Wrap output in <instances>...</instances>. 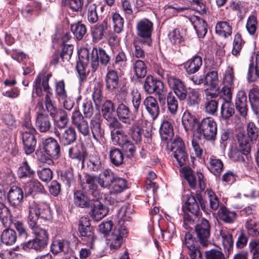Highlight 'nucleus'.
I'll use <instances>...</instances> for the list:
<instances>
[{
  "mask_svg": "<svg viewBox=\"0 0 259 259\" xmlns=\"http://www.w3.org/2000/svg\"><path fill=\"white\" fill-rule=\"evenodd\" d=\"M36 126L39 132L46 133L48 132L51 127V123L48 115L38 113L36 118Z\"/></svg>",
  "mask_w": 259,
  "mask_h": 259,
  "instance_id": "obj_37",
  "label": "nucleus"
},
{
  "mask_svg": "<svg viewBox=\"0 0 259 259\" xmlns=\"http://www.w3.org/2000/svg\"><path fill=\"white\" fill-rule=\"evenodd\" d=\"M200 95L198 90L195 89H190L187 91L186 99L187 104L189 106H195L199 104L200 100Z\"/></svg>",
  "mask_w": 259,
  "mask_h": 259,
  "instance_id": "obj_55",
  "label": "nucleus"
},
{
  "mask_svg": "<svg viewBox=\"0 0 259 259\" xmlns=\"http://www.w3.org/2000/svg\"><path fill=\"white\" fill-rule=\"evenodd\" d=\"M111 136L113 144L120 146L128 140L127 136L122 130L114 129L111 131Z\"/></svg>",
  "mask_w": 259,
  "mask_h": 259,
  "instance_id": "obj_50",
  "label": "nucleus"
},
{
  "mask_svg": "<svg viewBox=\"0 0 259 259\" xmlns=\"http://www.w3.org/2000/svg\"><path fill=\"white\" fill-rule=\"evenodd\" d=\"M71 37L70 32L65 30H58L53 37V46L57 47L61 46L62 50L60 57L63 62L69 61L73 53V46L71 45H66Z\"/></svg>",
  "mask_w": 259,
  "mask_h": 259,
  "instance_id": "obj_4",
  "label": "nucleus"
},
{
  "mask_svg": "<svg viewBox=\"0 0 259 259\" xmlns=\"http://www.w3.org/2000/svg\"><path fill=\"white\" fill-rule=\"evenodd\" d=\"M61 132L57 129H54V134L59 139L61 144L64 146H68L75 142L77 139V133L72 126H69L63 129Z\"/></svg>",
  "mask_w": 259,
  "mask_h": 259,
  "instance_id": "obj_17",
  "label": "nucleus"
},
{
  "mask_svg": "<svg viewBox=\"0 0 259 259\" xmlns=\"http://www.w3.org/2000/svg\"><path fill=\"white\" fill-rule=\"evenodd\" d=\"M167 109L171 114L176 115L178 110L179 102L177 98L171 92H169L166 97Z\"/></svg>",
  "mask_w": 259,
  "mask_h": 259,
  "instance_id": "obj_57",
  "label": "nucleus"
},
{
  "mask_svg": "<svg viewBox=\"0 0 259 259\" xmlns=\"http://www.w3.org/2000/svg\"><path fill=\"white\" fill-rule=\"evenodd\" d=\"M202 65V57L195 55L184 64V69L188 74H193L198 71Z\"/></svg>",
  "mask_w": 259,
  "mask_h": 259,
  "instance_id": "obj_31",
  "label": "nucleus"
},
{
  "mask_svg": "<svg viewBox=\"0 0 259 259\" xmlns=\"http://www.w3.org/2000/svg\"><path fill=\"white\" fill-rule=\"evenodd\" d=\"M17 238L16 232L11 229H5L1 234L2 242L7 245H12Z\"/></svg>",
  "mask_w": 259,
  "mask_h": 259,
  "instance_id": "obj_45",
  "label": "nucleus"
},
{
  "mask_svg": "<svg viewBox=\"0 0 259 259\" xmlns=\"http://www.w3.org/2000/svg\"><path fill=\"white\" fill-rule=\"evenodd\" d=\"M39 218L51 220L53 211L47 203H38L34 201L30 202L28 207L27 224L35 238L22 244L25 250L33 249L36 251L42 250L47 245L49 240L48 232L37 224Z\"/></svg>",
  "mask_w": 259,
  "mask_h": 259,
  "instance_id": "obj_1",
  "label": "nucleus"
},
{
  "mask_svg": "<svg viewBox=\"0 0 259 259\" xmlns=\"http://www.w3.org/2000/svg\"><path fill=\"white\" fill-rule=\"evenodd\" d=\"M197 132L207 140H214L217 134V124L211 117L202 119L198 123Z\"/></svg>",
  "mask_w": 259,
  "mask_h": 259,
  "instance_id": "obj_10",
  "label": "nucleus"
},
{
  "mask_svg": "<svg viewBox=\"0 0 259 259\" xmlns=\"http://www.w3.org/2000/svg\"><path fill=\"white\" fill-rule=\"evenodd\" d=\"M102 118L99 113H96L91 119L90 123L78 110L72 112V124L76 128L79 134L84 137L89 136L92 133L93 139L101 143L104 135V130L102 127Z\"/></svg>",
  "mask_w": 259,
  "mask_h": 259,
  "instance_id": "obj_2",
  "label": "nucleus"
},
{
  "mask_svg": "<svg viewBox=\"0 0 259 259\" xmlns=\"http://www.w3.org/2000/svg\"><path fill=\"white\" fill-rule=\"evenodd\" d=\"M163 83L159 79L154 78L152 76L148 75L146 77L144 89L147 93L152 94L154 93H160L163 91Z\"/></svg>",
  "mask_w": 259,
  "mask_h": 259,
  "instance_id": "obj_23",
  "label": "nucleus"
},
{
  "mask_svg": "<svg viewBox=\"0 0 259 259\" xmlns=\"http://www.w3.org/2000/svg\"><path fill=\"white\" fill-rule=\"evenodd\" d=\"M52 76L51 73L45 74L44 73L38 74L36 77H39L40 79V85L43 87L44 91L46 93V95L45 97V106L48 105V102L50 104L53 103L51 97L52 96V93L51 92V89L49 84V81L50 78Z\"/></svg>",
  "mask_w": 259,
  "mask_h": 259,
  "instance_id": "obj_33",
  "label": "nucleus"
},
{
  "mask_svg": "<svg viewBox=\"0 0 259 259\" xmlns=\"http://www.w3.org/2000/svg\"><path fill=\"white\" fill-rule=\"evenodd\" d=\"M94 199L90 205V211L89 214L92 219L96 222H99L104 218L108 212V208L98 200Z\"/></svg>",
  "mask_w": 259,
  "mask_h": 259,
  "instance_id": "obj_19",
  "label": "nucleus"
},
{
  "mask_svg": "<svg viewBox=\"0 0 259 259\" xmlns=\"http://www.w3.org/2000/svg\"><path fill=\"white\" fill-rule=\"evenodd\" d=\"M218 214L220 219L227 223H232L236 218L235 211L229 210L225 206H221L219 209Z\"/></svg>",
  "mask_w": 259,
  "mask_h": 259,
  "instance_id": "obj_43",
  "label": "nucleus"
},
{
  "mask_svg": "<svg viewBox=\"0 0 259 259\" xmlns=\"http://www.w3.org/2000/svg\"><path fill=\"white\" fill-rule=\"evenodd\" d=\"M17 175L20 179H32L35 176V171L25 160L18 168Z\"/></svg>",
  "mask_w": 259,
  "mask_h": 259,
  "instance_id": "obj_39",
  "label": "nucleus"
},
{
  "mask_svg": "<svg viewBox=\"0 0 259 259\" xmlns=\"http://www.w3.org/2000/svg\"><path fill=\"white\" fill-rule=\"evenodd\" d=\"M78 182L82 190L91 195L94 198L99 199L102 194L98 189L97 184V176L84 174L83 176L79 174L77 176Z\"/></svg>",
  "mask_w": 259,
  "mask_h": 259,
  "instance_id": "obj_7",
  "label": "nucleus"
},
{
  "mask_svg": "<svg viewBox=\"0 0 259 259\" xmlns=\"http://www.w3.org/2000/svg\"><path fill=\"white\" fill-rule=\"evenodd\" d=\"M10 210L3 203L0 202V220L5 227H8L11 222Z\"/></svg>",
  "mask_w": 259,
  "mask_h": 259,
  "instance_id": "obj_58",
  "label": "nucleus"
},
{
  "mask_svg": "<svg viewBox=\"0 0 259 259\" xmlns=\"http://www.w3.org/2000/svg\"><path fill=\"white\" fill-rule=\"evenodd\" d=\"M73 200L75 205L80 208H89L94 199H91L83 190L74 192Z\"/></svg>",
  "mask_w": 259,
  "mask_h": 259,
  "instance_id": "obj_26",
  "label": "nucleus"
},
{
  "mask_svg": "<svg viewBox=\"0 0 259 259\" xmlns=\"http://www.w3.org/2000/svg\"><path fill=\"white\" fill-rule=\"evenodd\" d=\"M259 78V51H258L255 56V64L253 61L249 65L247 80L249 82L255 81Z\"/></svg>",
  "mask_w": 259,
  "mask_h": 259,
  "instance_id": "obj_40",
  "label": "nucleus"
},
{
  "mask_svg": "<svg viewBox=\"0 0 259 259\" xmlns=\"http://www.w3.org/2000/svg\"><path fill=\"white\" fill-rule=\"evenodd\" d=\"M110 187L112 190L111 193H120L127 188L126 181L123 178L114 176Z\"/></svg>",
  "mask_w": 259,
  "mask_h": 259,
  "instance_id": "obj_46",
  "label": "nucleus"
},
{
  "mask_svg": "<svg viewBox=\"0 0 259 259\" xmlns=\"http://www.w3.org/2000/svg\"><path fill=\"white\" fill-rule=\"evenodd\" d=\"M170 149L175 160L173 162L177 166H182L186 164L188 159V154L186 151L184 142L182 139L176 137L170 144Z\"/></svg>",
  "mask_w": 259,
  "mask_h": 259,
  "instance_id": "obj_8",
  "label": "nucleus"
},
{
  "mask_svg": "<svg viewBox=\"0 0 259 259\" xmlns=\"http://www.w3.org/2000/svg\"><path fill=\"white\" fill-rule=\"evenodd\" d=\"M36 132L20 131L24 150L27 155L32 153L35 148L36 139L34 136Z\"/></svg>",
  "mask_w": 259,
  "mask_h": 259,
  "instance_id": "obj_20",
  "label": "nucleus"
},
{
  "mask_svg": "<svg viewBox=\"0 0 259 259\" xmlns=\"http://www.w3.org/2000/svg\"><path fill=\"white\" fill-rule=\"evenodd\" d=\"M143 133L142 128L137 122L133 123L128 132V134L132 140L137 143H140L142 141Z\"/></svg>",
  "mask_w": 259,
  "mask_h": 259,
  "instance_id": "obj_52",
  "label": "nucleus"
},
{
  "mask_svg": "<svg viewBox=\"0 0 259 259\" xmlns=\"http://www.w3.org/2000/svg\"><path fill=\"white\" fill-rule=\"evenodd\" d=\"M69 249L68 241L63 239H56L54 240L51 246V250L54 254L60 252L67 253Z\"/></svg>",
  "mask_w": 259,
  "mask_h": 259,
  "instance_id": "obj_41",
  "label": "nucleus"
},
{
  "mask_svg": "<svg viewBox=\"0 0 259 259\" xmlns=\"http://www.w3.org/2000/svg\"><path fill=\"white\" fill-rule=\"evenodd\" d=\"M111 18L114 32L116 33H120L123 28L124 20L123 18L117 13H112Z\"/></svg>",
  "mask_w": 259,
  "mask_h": 259,
  "instance_id": "obj_60",
  "label": "nucleus"
},
{
  "mask_svg": "<svg viewBox=\"0 0 259 259\" xmlns=\"http://www.w3.org/2000/svg\"><path fill=\"white\" fill-rule=\"evenodd\" d=\"M229 156L232 160L241 163L247 171H251L254 167V164L250 152L239 149H232L229 153Z\"/></svg>",
  "mask_w": 259,
  "mask_h": 259,
  "instance_id": "obj_12",
  "label": "nucleus"
},
{
  "mask_svg": "<svg viewBox=\"0 0 259 259\" xmlns=\"http://www.w3.org/2000/svg\"><path fill=\"white\" fill-rule=\"evenodd\" d=\"M143 104L153 120L157 118L160 113V108L156 99L152 96L146 97L143 101Z\"/></svg>",
  "mask_w": 259,
  "mask_h": 259,
  "instance_id": "obj_27",
  "label": "nucleus"
},
{
  "mask_svg": "<svg viewBox=\"0 0 259 259\" xmlns=\"http://www.w3.org/2000/svg\"><path fill=\"white\" fill-rule=\"evenodd\" d=\"M61 180L70 187L72 184L75 183V178L73 170L71 167H68L61 172L60 175Z\"/></svg>",
  "mask_w": 259,
  "mask_h": 259,
  "instance_id": "obj_61",
  "label": "nucleus"
},
{
  "mask_svg": "<svg viewBox=\"0 0 259 259\" xmlns=\"http://www.w3.org/2000/svg\"><path fill=\"white\" fill-rule=\"evenodd\" d=\"M109 157L111 163L119 166L123 162L124 156L122 152L117 148L112 147L109 150Z\"/></svg>",
  "mask_w": 259,
  "mask_h": 259,
  "instance_id": "obj_42",
  "label": "nucleus"
},
{
  "mask_svg": "<svg viewBox=\"0 0 259 259\" xmlns=\"http://www.w3.org/2000/svg\"><path fill=\"white\" fill-rule=\"evenodd\" d=\"M23 196V192L21 188L13 186L9 190L8 198L11 205L16 207L21 204Z\"/></svg>",
  "mask_w": 259,
  "mask_h": 259,
  "instance_id": "obj_32",
  "label": "nucleus"
},
{
  "mask_svg": "<svg viewBox=\"0 0 259 259\" xmlns=\"http://www.w3.org/2000/svg\"><path fill=\"white\" fill-rule=\"evenodd\" d=\"M55 93L56 99L61 102L67 97V91L65 89V84L63 80L57 81L55 84Z\"/></svg>",
  "mask_w": 259,
  "mask_h": 259,
  "instance_id": "obj_54",
  "label": "nucleus"
},
{
  "mask_svg": "<svg viewBox=\"0 0 259 259\" xmlns=\"http://www.w3.org/2000/svg\"><path fill=\"white\" fill-rule=\"evenodd\" d=\"M204 197L209 200L210 208L213 210L219 208L220 201L214 191L211 189H207L204 192Z\"/></svg>",
  "mask_w": 259,
  "mask_h": 259,
  "instance_id": "obj_56",
  "label": "nucleus"
},
{
  "mask_svg": "<svg viewBox=\"0 0 259 259\" xmlns=\"http://www.w3.org/2000/svg\"><path fill=\"white\" fill-rule=\"evenodd\" d=\"M114 110L113 103L110 100H106L102 107L103 116L109 123L110 127L120 128L121 124L114 116Z\"/></svg>",
  "mask_w": 259,
  "mask_h": 259,
  "instance_id": "obj_16",
  "label": "nucleus"
},
{
  "mask_svg": "<svg viewBox=\"0 0 259 259\" xmlns=\"http://www.w3.org/2000/svg\"><path fill=\"white\" fill-rule=\"evenodd\" d=\"M69 156L72 159H76L82 163L84 160V153L82 147L79 146H74L69 150Z\"/></svg>",
  "mask_w": 259,
  "mask_h": 259,
  "instance_id": "obj_63",
  "label": "nucleus"
},
{
  "mask_svg": "<svg viewBox=\"0 0 259 259\" xmlns=\"http://www.w3.org/2000/svg\"><path fill=\"white\" fill-rule=\"evenodd\" d=\"M245 228L248 235L252 237L259 236V222L255 219H248L245 222Z\"/></svg>",
  "mask_w": 259,
  "mask_h": 259,
  "instance_id": "obj_47",
  "label": "nucleus"
},
{
  "mask_svg": "<svg viewBox=\"0 0 259 259\" xmlns=\"http://www.w3.org/2000/svg\"><path fill=\"white\" fill-rule=\"evenodd\" d=\"M235 105L237 111L241 116L246 117L248 112L247 97L245 92L240 90L238 92L235 99Z\"/></svg>",
  "mask_w": 259,
  "mask_h": 259,
  "instance_id": "obj_24",
  "label": "nucleus"
},
{
  "mask_svg": "<svg viewBox=\"0 0 259 259\" xmlns=\"http://www.w3.org/2000/svg\"><path fill=\"white\" fill-rule=\"evenodd\" d=\"M88 60L91 63L92 70L95 71L99 66V60L101 64L106 66L110 60V57L106 51L102 48H94L91 54L88 56Z\"/></svg>",
  "mask_w": 259,
  "mask_h": 259,
  "instance_id": "obj_13",
  "label": "nucleus"
},
{
  "mask_svg": "<svg viewBox=\"0 0 259 259\" xmlns=\"http://www.w3.org/2000/svg\"><path fill=\"white\" fill-rule=\"evenodd\" d=\"M248 97L252 109L257 110L259 107V88L254 85L249 92Z\"/></svg>",
  "mask_w": 259,
  "mask_h": 259,
  "instance_id": "obj_59",
  "label": "nucleus"
},
{
  "mask_svg": "<svg viewBox=\"0 0 259 259\" xmlns=\"http://www.w3.org/2000/svg\"><path fill=\"white\" fill-rule=\"evenodd\" d=\"M108 26L106 20L102 23L95 25L92 28V36L93 42H97L104 37H106L108 33Z\"/></svg>",
  "mask_w": 259,
  "mask_h": 259,
  "instance_id": "obj_25",
  "label": "nucleus"
},
{
  "mask_svg": "<svg viewBox=\"0 0 259 259\" xmlns=\"http://www.w3.org/2000/svg\"><path fill=\"white\" fill-rule=\"evenodd\" d=\"M195 30L199 38H203L207 32V24L201 18L196 16H193L190 18Z\"/></svg>",
  "mask_w": 259,
  "mask_h": 259,
  "instance_id": "obj_34",
  "label": "nucleus"
},
{
  "mask_svg": "<svg viewBox=\"0 0 259 259\" xmlns=\"http://www.w3.org/2000/svg\"><path fill=\"white\" fill-rule=\"evenodd\" d=\"M78 231L82 244L87 247L94 248L96 237L88 217H82L80 218L78 221Z\"/></svg>",
  "mask_w": 259,
  "mask_h": 259,
  "instance_id": "obj_5",
  "label": "nucleus"
},
{
  "mask_svg": "<svg viewBox=\"0 0 259 259\" xmlns=\"http://www.w3.org/2000/svg\"><path fill=\"white\" fill-rule=\"evenodd\" d=\"M132 63L133 71L137 78H142L146 76L147 66L143 60L133 58Z\"/></svg>",
  "mask_w": 259,
  "mask_h": 259,
  "instance_id": "obj_36",
  "label": "nucleus"
},
{
  "mask_svg": "<svg viewBox=\"0 0 259 259\" xmlns=\"http://www.w3.org/2000/svg\"><path fill=\"white\" fill-rule=\"evenodd\" d=\"M154 71L161 78L167 81L168 86L180 101H184L187 95V88L184 81L177 78L166 65L154 66Z\"/></svg>",
  "mask_w": 259,
  "mask_h": 259,
  "instance_id": "obj_3",
  "label": "nucleus"
},
{
  "mask_svg": "<svg viewBox=\"0 0 259 259\" xmlns=\"http://www.w3.org/2000/svg\"><path fill=\"white\" fill-rule=\"evenodd\" d=\"M85 9L88 10V20L92 24H94L98 20V15L97 12V6L93 3V1H87Z\"/></svg>",
  "mask_w": 259,
  "mask_h": 259,
  "instance_id": "obj_53",
  "label": "nucleus"
},
{
  "mask_svg": "<svg viewBox=\"0 0 259 259\" xmlns=\"http://www.w3.org/2000/svg\"><path fill=\"white\" fill-rule=\"evenodd\" d=\"M182 124L187 132L192 131L196 123V119L194 116L186 110L182 118Z\"/></svg>",
  "mask_w": 259,
  "mask_h": 259,
  "instance_id": "obj_44",
  "label": "nucleus"
},
{
  "mask_svg": "<svg viewBox=\"0 0 259 259\" xmlns=\"http://www.w3.org/2000/svg\"><path fill=\"white\" fill-rule=\"evenodd\" d=\"M127 233L125 228L119 227L115 229L111 235L108 237V244L111 249H117L119 248L123 241V237Z\"/></svg>",
  "mask_w": 259,
  "mask_h": 259,
  "instance_id": "obj_21",
  "label": "nucleus"
},
{
  "mask_svg": "<svg viewBox=\"0 0 259 259\" xmlns=\"http://www.w3.org/2000/svg\"><path fill=\"white\" fill-rule=\"evenodd\" d=\"M220 235L222 239L224 249L229 254L233 248L234 242L232 235L226 230H222L220 231Z\"/></svg>",
  "mask_w": 259,
  "mask_h": 259,
  "instance_id": "obj_48",
  "label": "nucleus"
},
{
  "mask_svg": "<svg viewBox=\"0 0 259 259\" xmlns=\"http://www.w3.org/2000/svg\"><path fill=\"white\" fill-rule=\"evenodd\" d=\"M186 198V201L182 206L183 210L189 212L196 217L199 216L200 213L199 205L195 197L191 194H187Z\"/></svg>",
  "mask_w": 259,
  "mask_h": 259,
  "instance_id": "obj_28",
  "label": "nucleus"
},
{
  "mask_svg": "<svg viewBox=\"0 0 259 259\" xmlns=\"http://www.w3.org/2000/svg\"><path fill=\"white\" fill-rule=\"evenodd\" d=\"M46 108L55 122V128L62 131L66 126L69 121L67 112L63 109H57L53 103L48 102Z\"/></svg>",
  "mask_w": 259,
  "mask_h": 259,
  "instance_id": "obj_9",
  "label": "nucleus"
},
{
  "mask_svg": "<svg viewBox=\"0 0 259 259\" xmlns=\"http://www.w3.org/2000/svg\"><path fill=\"white\" fill-rule=\"evenodd\" d=\"M41 146L45 152L54 159H58L61 153L60 146L52 137L41 139Z\"/></svg>",
  "mask_w": 259,
  "mask_h": 259,
  "instance_id": "obj_15",
  "label": "nucleus"
},
{
  "mask_svg": "<svg viewBox=\"0 0 259 259\" xmlns=\"http://www.w3.org/2000/svg\"><path fill=\"white\" fill-rule=\"evenodd\" d=\"M116 113L118 121L126 124L130 125L135 120L134 115L130 108L123 103H120L116 109Z\"/></svg>",
  "mask_w": 259,
  "mask_h": 259,
  "instance_id": "obj_22",
  "label": "nucleus"
},
{
  "mask_svg": "<svg viewBox=\"0 0 259 259\" xmlns=\"http://www.w3.org/2000/svg\"><path fill=\"white\" fill-rule=\"evenodd\" d=\"M159 133L162 140L168 144L174 135L171 123L167 120H164L161 124Z\"/></svg>",
  "mask_w": 259,
  "mask_h": 259,
  "instance_id": "obj_35",
  "label": "nucleus"
},
{
  "mask_svg": "<svg viewBox=\"0 0 259 259\" xmlns=\"http://www.w3.org/2000/svg\"><path fill=\"white\" fill-rule=\"evenodd\" d=\"M184 177L192 189H195L199 187L201 191H203L205 186L203 180V175L200 172L193 174L192 170L186 169L184 171Z\"/></svg>",
  "mask_w": 259,
  "mask_h": 259,
  "instance_id": "obj_18",
  "label": "nucleus"
},
{
  "mask_svg": "<svg viewBox=\"0 0 259 259\" xmlns=\"http://www.w3.org/2000/svg\"><path fill=\"white\" fill-rule=\"evenodd\" d=\"M235 111L233 105L230 101H225L222 104L221 109V113L222 117L225 119H228L234 114Z\"/></svg>",
  "mask_w": 259,
  "mask_h": 259,
  "instance_id": "obj_64",
  "label": "nucleus"
},
{
  "mask_svg": "<svg viewBox=\"0 0 259 259\" xmlns=\"http://www.w3.org/2000/svg\"><path fill=\"white\" fill-rule=\"evenodd\" d=\"M114 177V176L111 170L106 169L98 176H97V180L102 188H109Z\"/></svg>",
  "mask_w": 259,
  "mask_h": 259,
  "instance_id": "obj_38",
  "label": "nucleus"
},
{
  "mask_svg": "<svg viewBox=\"0 0 259 259\" xmlns=\"http://www.w3.org/2000/svg\"><path fill=\"white\" fill-rule=\"evenodd\" d=\"M219 83V76L217 70L209 71L204 75V85H210L212 88H215Z\"/></svg>",
  "mask_w": 259,
  "mask_h": 259,
  "instance_id": "obj_62",
  "label": "nucleus"
},
{
  "mask_svg": "<svg viewBox=\"0 0 259 259\" xmlns=\"http://www.w3.org/2000/svg\"><path fill=\"white\" fill-rule=\"evenodd\" d=\"M224 164L219 159L211 156L209 159V170L216 177H219L223 169Z\"/></svg>",
  "mask_w": 259,
  "mask_h": 259,
  "instance_id": "obj_49",
  "label": "nucleus"
},
{
  "mask_svg": "<svg viewBox=\"0 0 259 259\" xmlns=\"http://www.w3.org/2000/svg\"><path fill=\"white\" fill-rule=\"evenodd\" d=\"M215 32L219 35L227 37L232 34V28L228 22L221 21L215 26Z\"/></svg>",
  "mask_w": 259,
  "mask_h": 259,
  "instance_id": "obj_51",
  "label": "nucleus"
},
{
  "mask_svg": "<svg viewBox=\"0 0 259 259\" xmlns=\"http://www.w3.org/2000/svg\"><path fill=\"white\" fill-rule=\"evenodd\" d=\"M119 77L117 72L108 68L105 76L106 88L110 92H113L118 87Z\"/></svg>",
  "mask_w": 259,
  "mask_h": 259,
  "instance_id": "obj_30",
  "label": "nucleus"
},
{
  "mask_svg": "<svg viewBox=\"0 0 259 259\" xmlns=\"http://www.w3.org/2000/svg\"><path fill=\"white\" fill-rule=\"evenodd\" d=\"M183 248L187 250L191 259H202L197 241L191 233L186 232L182 238Z\"/></svg>",
  "mask_w": 259,
  "mask_h": 259,
  "instance_id": "obj_11",
  "label": "nucleus"
},
{
  "mask_svg": "<svg viewBox=\"0 0 259 259\" xmlns=\"http://www.w3.org/2000/svg\"><path fill=\"white\" fill-rule=\"evenodd\" d=\"M195 231L200 243L203 246H206L209 242L210 235V225L206 219L202 218L195 227Z\"/></svg>",
  "mask_w": 259,
  "mask_h": 259,
  "instance_id": "obj_14",
  "label": "nucleus"
},
{
  "mask_svg": "<svg viewBox=\"0 0 259 259\" xmlns=\"http://www.w3.org/2000/svg\"><path fill=\"white\" fill-rule=\"evenodd\" d=\"M153 23L147 18H143L137 22L136 34L141 44L151 47L152 44V33L153 31Z\"/></svg>",
  "mask_w": 259,
  "mask_h": 259,
  "instance_id": "obj_6",
  "label": "nucleus"
},
{
  "mask_svg": "<svg viewBox=\"0 0 259 259\" xmlns=\"http://www.w3.org/2000/svg\"><path fill=\"white\" fill-rule=\"evenodd\" d=\"M26 196L32 195L34 197L38 193H44L45 189L44 186L37 180H33L28 182L24 187Z\"/></svg>",
  "mask_w": 259,
  "mask_h": 259,
  "instance_id": "obj_29",
  "label": "nucleus"
}]
</instances>
